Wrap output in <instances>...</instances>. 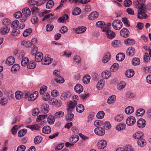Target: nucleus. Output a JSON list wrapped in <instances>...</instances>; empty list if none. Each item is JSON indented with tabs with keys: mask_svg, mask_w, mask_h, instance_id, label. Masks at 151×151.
<instances>
[{
	"mask_svg": "<svg viewBox=\"0 0 151 151\" xmlns=\"http://www.w3.org/2000/svg\"><path fill=\"white\" fill-rule=\"evenodd\" d=\"M133 4L136 6V8H137L139 9H141L137 13V17L141 19H146L147 17V14H145L147 11L144 6V4L143 0H137L134 1Z\"/></svg>",
	"mask_w": 151,
	"mask_h": 151,
	"instance_id": "nucleus-1",
	"label": "nucleus"
},
{
	"mask_svg": "<svg viewBox=\"0 0 151 151\" xmlns=\"http://www.w3.org/2000/svg\"><path fill=\"white\" fill-rule=\"evenodd\" d=\"M112 26L114 29L119 30L122 28V24L120 20L117 19L113 21L112 24Z\"/></svg>",
	"mask_w": 151,
	"mask_h": 151,
	"instance_id": "nucleus-2",
	"label": "nucleus"
},
{
	"mask_svg": "<svg viewBox=\"0 0 151 151\" xmlns=\"http://www.w3.org/2000/svg\"><path fill=\"white\" fill-rule=\"evenodd\" d=\"M107 142L104 139L100 140L98 142L97 147L99 150L104 149L106 146Z\"/></svg>",
	"mask_w": 151,
	"mask_h": 151,
	"instance_id": "nucleus-3",
	"label": "nucleus"
},
{
	"mask_svg": "<svg viewBox=\"0 0 151 151\" xmlns=\"http://www.w3.org/2000/svg\"><path fill=\"white\" fill-rule=\"evenodd\" d=\"M145 125L146 121L143 119L140 118L137 122V126L139 128H143Z\"/></svg>",
	"mask_w": 151,
	"mask_h": 151,
	"instance_id": "nucleus-4",
	"label": "nucleus"
},
{
	"mask_svg": "<svg viewBox=\"0 0 151 151\" xmlns=\"http://www.w3.org/2000/svg\"><path fill=\"white\" fill-rule=\"evenodd\" d=\"M95 134L97 135L102 136L105 134V130L102 127H98L94 130Z\"/></svg>",
	"mask_w": 151,
	"mask_h": 151,
	"instance_id": "nucleus-5",
	"label": "nucleus"
},
{
	"mask_svg": "<svg viewBox=\"0 0 151 151\" xmlns=\"http://www.w3.org/2000/svg\"><path fill=\"white\" fill-rule=\"evenodd\" d=\"M22 12L24 16L26 18L29 17L31 14V12L28 7H26L23 8Z\"/></svg>",
	"mask_w": 151,
	"mask_h": 151,
	"instance_id": "nucleus-6",
	"label": "nucleus"
},
{
	"mask_svg": "<svg viewBox=\"0 0 151 151\" xmlns=\"http://www.w3.org/2000/svg\"><path fill=\"white\" fill-rule=\"evenodd\" d=\"M76 104L77 102L76 100H74L73 101H70L68 105L67 111H72Z\"/></svg>",
	"mask_w": 151,
	"mask_h": 151,
	"instance_id": "nucleus-7",
	"label": "nucleus"
},
{
	"mask_svg": "<svg viewBox=\"0 0 151 151\" xmlns=\"http://www.w3.org/2000/svg\"><path fill=\"white\" fill-rule=\"evenodd\" d=\"M120 33L121 36L125 38L128 37L129 34V31L126 28L122 29L120 31Z\"/></svg>",
	"mask_w": 151,
	"mask_h": 151,
	"instance_id": "nucleus-8",
	"label": "nucleus"
},
{
	"mask_svg": "<svg viewBox=\"0 0 151 151\" xmlns=\"http://www.w3.org/2000/svg\"><path fill=\"white\" fill-rule=\"evenodd\" d=\"M136 122L135 118L133 116L129 117L126 121V123L129 126L133 125Z\"/></svg>",
	"mask_w": 151,
	"mask_h": 151,
	"instance_id": "nucleus-9",
	"label": "nucleus"
},
{
	"mask_svg": "<svg viewBox=\"0 0 151 151\" xmlns=\"http://www.w3.org/2000/svg\"><path fill=\"white\" fill-rule=\"evenodd\" d=\"M49 105L47 104H44L41 105V111L44 114L47 113L49 110Z\"/></svg>",
	"mask_w": 151,
	"mask_h": 151,
	"instance_id": "nucleus-10",
	"label": "nucleus"
},
{
	"mask_svg": "<svg viewBox=\"0 0 151 151\" xmlns=\"http://www.w3.org/2000/svg\"><path fill=\"white\" fill-rule=\"evenodd\" d=\"M64 81V79L61 76L59 75L54 80L51 81V83L53 86H55V85L53 84V83L55 81L56 83H63Z\"/></svg>",
	"mask_w": 151,
	"mask_h": 151,
	"instance_id": "nucleus-11",
	"label": "nucleus"
},
{
	"mask_svg": "<svg viewBox=\"0 0 151 151\" xmlns=\"http://www.w3.org/2000/svg\"><path fill=\"white\" fill-rule=\"evenodd\" d=\"M42 53L41 52H38L36 54L35 56V60L36 62H41L42 59Z\"/></svg>",
	"mask_w": 151,
	"mask_h": 151,
	"instance_id": "nucleus-12",
	"label": "nucleus"
},
{
	"mask_svg": "<svg viewBox=\"0 0 151 151\" xmlns=\"http://www.w3.org/2000/svg\"><path fill=\"white\" fill-rule=\"evenodd\" d=\"M135 49L132 47H129L126 51L127 55L132 56L135 53Z\"/></svg>",
	"mask_w": 151,
	"mask_h": 151,
	"instance_id": "nucleus-13",
	"label": "nucleus"
},
{
	"mask_svg": "<svg viewBox=\"0 0 151 151\" xmlns=\"http://www.w3.org/2000/svg\"><path fill=\"white\" fill-rule=\"evenodd\" d=\"M53 16V15L52 14H49L45 15L42 19V21H44L46 19H47L48 22H51L53 21L52 17Z\"/></svg>",
	"mask_w": 151,
	"mask_h": 151,
	"instance_id": "nucleus-14",
	"label": "nucleus"
},
{
	"mask_svg": "<svg viewBox=\"0 0 151 151\" xmlns=\"http://www.w3.org/2000/svg\"><path fill=\"white\" fill-rule=\"evenodd\" d=\"M15 59L12 56H9L6 61V64L8 65H12L15 62Z\"/></svg>",
	"mask_w": 151,
	"mask_h": 151,
	"instance_id": "nucleus-15",
	"label": "nucleus"
},
{
	"mask_svg": "<svg viewBox=\"0 0 151 151\" xmlns=\"http://www.w3.org/2000/svg\"><path fill=\"white\" fill-rule=\"evenodd\" d=\"M70 111H68L67 114L66 116V120L67 121H72L73 119L74 115Z\"/></svg>",
	"mask_w": 151,
	"mask_h": 151,
	"instance_id": "nucleus-16",
	"label": "nucleus"
},
{
	"mask_svg": "<svg viewBox=\"0 0 151 151\" xmlns=\"http://www.w3.org/2000/svg\"><path fill=\"white\" fill-rule=\"evenodd\" d=\"M10 29L9 27L8 26H4L1 29L0 32L1 34L4 35L8 33L9 32Z\"/></svg>",
	"mask_w": 151,
	"mask_h": 151,
	"instance_id": "nucleus-17",
	"label": "nucleus"
},
{
	"mask_svg": "<svg viewBox=\"0 0 151 151\" xmlns=\"http://www.w3.org/2000/svg\"><path fill=\"white\" fill-rule=\"evenodd\" d=\"M111 55L109 52L106 53L103 57L102 62L104 63H107L110 59Z\"/></svg>",
	"mask_w": 151,
	"mask_h": 151,
	"instance_id": "nucleus-18",
	"label": "nucleus"
},
{
	"mask_svg": "<svg viewBox=\"0 0 151 151\" xmlns=\"http://www.w3.org/2000/svg\"><path fill=\"white\" fill-rule=\"evenodd\" d=\"M83 86L80 84H78L74 87L75 91L78 93H80L83 91Z\"/></svg>",
	"mask_w": 151,
	"mask_h": 151,
	"instance_id": "nucleus-19",
	"label": "nucleus"
},
{
	"mask_svg": "<svg viewBox=\"0 0 151 151\" xmlns=\"http://www.w3.org/2000/svg\"><path fill=\"white\" fill-rule=\"evenodd\" d=\"M98 13L95 11L91 12L88 16L89 19L90 20H93L94 19L96 18L98 16Z\"/></svg>",
	"mask_w": 151,
	"mask_h": 151,
	"instance_id": "nucleus-20",
	"label": "nucleus"
},
{
	"mask_svg": "<svg viewBox=\"0 0 151 151\" xmlns=\"http://www.w3.org/2000/svg\"><path fill=\"white\" fill-rule=\"evenodd\" d=\"M86 27H79L76 29L75 32L78 34H81L84 32L86 31Z\"/></svg>",
	"mask_w": 151,
	"mask_h": 151,
	"instance_id": "nucleus-21",
	"label": "nucleus"
},
{
	"mask_svg": "<svg viewBox=\"0 0 151 151\" xmlns=\"http://www.w3.org/2000/svg\"><path fill=\"white\" fill-rule=\"evenodd\" d=\"M125 55L123 53H119L116 56V59L118 61H121L124 59Z\"/></svg>",
	"mask_w": 151,
	"mask_h": 151,
	"instance_id": "nucleus-22",
	"label": "nucleus"
},
{
	"mask_svg": "<svg viewBox=\"0 0 151 151\" xmlns=\"http://www.w3.org/2000/svg\"><path fill=\"white\" fill-rule=\"evenodd\" d=\"M105 32L106 37L108 38L112 39L114 37L115 33L111 30L106 31Z\"/></svg>",
	"mask_w": 151,
	"mask_h": 151,
	"instance_id": "nucleus-23",
	"label": "nucleus"
},
{
	"mask_svg": "<svg viewBox=\"0 0 151 151\" xmlns=\"http://www.w3.org/2000/svg\"><path fill=\"white\" fill-rule=\"evenodd\" d=\"M42 130L43 133L45 134H49L51 132V129L49 126H46L43 127Z\"/></svg>",
	"mask_w": 151,
	"mask_h": 151,
	"instance_id": "nucleus-24",
	"label": "nucleus"
},
{
	"mask_svg": "<svg viewBox=\"0 0 151 151\" xmlns=\"http://www.w3.org/2000/svg\"><path fill=\"white\" fill-rule=\"evenodd\" d=\"M143 134L142 132H139L134 134L133 136L134 138L137 139L138 140L143 138Z\"/></svg>",
	"mask_w": 151,
	"mask_h": 151,
	"instance_id": "nucleus-25",
	"label": "nucleus"
},
{
	"mask_svg": "<svg viewBox=\"0 0 151 151\" xmlns=\"http://www.w3.org/2000/svg\"><path fill=\"white\" fill-rule=\"evenodd\" d=\"M134 111V108L131 106L127 107L125 109V112L127 114H130L132 113Z\"/></svg>",
	"mask_w": 151,
	"mask_h": 151,
	"instance_id": "nucleus-26",
	"label": "nucleus"
},
{
	"mask_svg": "<svg viewBox=\"0 0 151 151\" xmlns=\"http://www.w3.org/2000/svg\"><path fill=\"white\" fill-rule=\"evenodd\" d=\"M68 16L67 14H65L62 17L59 18L58 20L60 22L64 23L68 21Z\"/></svg>",
	"mask_w": 151,
	"mask_h": 151,
	"instance_id": "nucleus-27",
	"label": "nucleus"
},
{
	"mask_svg": "<svg viewBox=\"0 0 151 151\" xmlns=\"http://www.w3.org/2000/svg\"><path fill=\"white\" fill-rule=\"evenodd\" d=\"M44 59V64L48 65L50 64L52 60V59L49 57L48 55L45 56Z\"/></svg>",
	"mask_w": 151,
	"mask_h": 151,
	"instance_id": "nucleus-28",
	"label": "nucleus"
},
{
	"mask_svg": "<svg viewBox=\"0 0 151 151\" xmlns=\"http://www.w3.org/2000/svg\"><path fill=\"white\" fill-rule=\"evenodd\" d=\"M76 111L79 113H82L84 110V106L82 104H79L76 106Z\"/></svg>",
	"mask_w": 151,
	"mask_h": 151,
	"instance_id": "nucleus-29",
	"label": "nucleus"
},
{
	"mask_svg": "<svg viewBox=\"0 0 151 151\" xmlns=\"http://www.w3.org/2000/svg\"><path fill=\"white\" fill-rule=\"evenodd\" d=\"M134 75V71L132 69H130L127 70L125 73L126 76L128 78L132 77Z\"/></svg>",
	"mask_w": 151,
	"mask_h": 151,
	"instance_id": "nucleus-30",
	"label": "nucleus"
},
{
	"mask_svg": "<svg viewBox=\"0 0 151 151\" xmlns=\"http://www.w3.org/2000/svg\"><path fill=\"white\" fill-rule=\"evenodd\" d=\"M36 63L34 61H30L27 65V68L32 69H34L36 66Z\"/></svg>",
	"mask_w": 151,
	"mask_h": 151,
	"instance_id": "nucleus-31",
	"label": "nucleus"
},
{
	"mask_svg": "<svg viewBox=\"0 0 151 151\" xmlns=\"http://www.w3.org/2000/svg\"><path fill=\"white\" fill-rule=\"evenodd\" d=\"M125 124L120 123L116 127V129L118 131L122 130L125 129Z\"/></svg>",
	"mask_w": 151,
	"mask_h": 151,
	"instance_id": "nucleus-32",
	"label": "nucleus"
},
{
	"mask_svg": "<svg viewBox=\"0 0 151 151\" xmlns=\"http://www.w3.org/2000/svg\"><path fill=\"white\" fill-rule=\"evenodd\" d=\"M116 96L113 95L109 97L107 100V102L109 104H111L113 103L116 100Z\"/></svg>",
	"mask_w": 151,
	"mask_h": 151,
	"instance_id": "nucleus-33",
	"label": "nucleus"
},
{
	"mask_svg": "<svg viewBox=\"0 0 151 151\" xmlns=\"http://www.w3.org/2000/svg\"><path fill=\"white\" fill-rule=\"evenodd\" d=\"M124 43L127 45H132L134 43V41L132 39L128 38L126 39L124 41Z\"/></svg>",
	"mask_w": 151,
	"mask_h": 151,
	"instance_id": "nucleus-34",
	"label": "nucleus"
},
{
	"mask_svg": "<svg viewBox=\"0 0 151 151\" xmlns=\"http://www.w3.org/2000/svg\"><path fill=\"white\" fill-rule=\"evenodd\" d=\"M54 116H49L47 118V120L48 123L50 124H52L55 121Z\"/></svg>",
	"mask_w": 151,
	"mask_h": 151,
	"instance_id": "nucleus-35",
	"label": "nucleus"
},
{
	"mask_svg": "<svg viewBox=\"0 0 151 151\" xmlns=\"http://www.w3.org/2000/svg\"><path fill=\"white\" fill-rule=\"evenodd\" d=\"M81 12V9L78 7L75 8L72 12V14L75 16L79 15Z\"/></svg>",
	"mask_w": 151,
	"mask_h": 151,
	"instance_id": "nucleus-36",
	"label": "nucleus"
},
{
	"mask_svg": "<svg viewBox=\"0 0 151 151\" xmlns=\"http://www.w3.org/2000/svg\"><path fill=\"white\" fill-rule=\"evenodd\" d=\"M145 113V111L144 109H138L136 113V115L137 116H142Z\"/></svg>",
	"mask_w": 151,
	"mask_h": 151,
	"instance_id": "nucleus-37",
	"label": "nucleus"
},
{
	"mask_svg": "<svg viewBox=\"0 0 151 151\" xmlns=\"http://www.w3.org/2000/svg\"><path fill=\"white\" fill-rule=\"evenodd\" d=\"M64 115V113L62 111H60L56 112L54 114V116L55 118H59L63 116Z\"/></svg>",
	"mask_w": 151,
	"mask_h": 151,
	"instance_id": "nucleus-38",
	"label": "nucleus"
},
{
	"mask_svg": "<svg viewBox=\"0 0 151 151\" xmlns=\"http://www.w3.org/2000/svg\"><path fill=\"white\" fill-rule=\"evenodd\" d=\"M104 129L106 130L109 129H110L111 127V125L110 123L108 122H106L104 123H103V124L102 125Z\"/></svg>",
	"mask_w": 151,
	"mask_h": 151,
	"instance_id": "nucleus-39",
	"label": "nucleus"
},
{
	"mask_svg": "<svg viewBox=\"0 0 151 151\" xmlns=\"http://www.w3.org/2000/svg\"><path fill=\"white\" fill-rule=\"evenodd\" d=\"M146 142L145 140L143 138L138 140L137 141V144L138 145L142 147L144 145L146 144Z\"/></svg>",
	"mask_w": 151,
	"mask_h": 151,
	"instance_id": "nucleus-40",
	"label": "nucleus"
},
{
	"mask_svg": "<svg viewBox=\"0 0 151 151\" xmlns=\"http://www.w3.org/2000/svg\"><path fill=\"white\" fill-rule=\"evenodd\" d=\"M90 79V76L88 75H87L83 78V81L85 84H88L89 82Z\"/></svg>",
	"mask_w": 151,
	"mask_h": 151,
	"instance_id": "nucleus-41",
	"label": "nucleus"
},
{
	"mask_svg": "<svg viewBox=\"0 0 151 151\" xmlns=\"http://www.w3.org/2000/svg\"><path fill=\"white\" fill-rule=\"evenodd\" d=\"M42 140V139L41 136H37L34 139V143L35 144H38L41 142Z\"/></svg>",
	"mask_w": 151,
	"mask_h": 151,
	"instance_id": "nucleus-42",
	"label": "nucleus"
},
{
	"mask_svg": "<svg viewBox=\"0 0 151 151\" xmlns=\"http://www.w3.org/2000/svg\"><path fill=\"white\" fill-rule=\"evenodd\" d=\"M132 63L133 65L136 66L139 65L140 63V59L138 58H134L133 59Z\"/></svg>",
	"mask_w": 151,
	"mask_h": 151,
	"instance_id": "nucleus-43",
	"label": "nucleus"
},
{
	"mask_svg": "<svg viewBox=\"0 0 151 151\" xmlns=\"http://www.w3.org/2000/svg\"><path fill=\"white\" fill-rule=\"evenodd\" d=\"M27 132V130L26 129H22L19 130L18 133V136L20 137L24 136Z\"/></svg>",
	"mask_w": 151,
	"mask_h": 151,
	"instance_id": "nucleus-44",
	"label": "nucleus"
},
{
	"mask_svg": "<svg viewBox=\"0 0 151 151\" xmlns=\"http://www.w3.org/2000/svg\"><path fill=\"white\" fill-rule=\"evenodd\" d=\"M15 97L17 99H20L23 97V93L17 91L15 93Z\"/></svg>",
	"mask_w": 151,
	"mask_h": 151,
	"instance_id": "nucleus-45",
	"label": "nucleus"
},
{
	"mask_svg": "<svg viewBox=\"0 0 151 151\" xmlns=\"http://www.w3.org/2000/svg\"><path fill=\"white\" fill-rule=\"evenodd\" d=\"M70 96V93L64 92L62 93L61 95L60 98L62 100H65L66 99L69 98Z\"/></svg>",
	"mask_w": 151,
	"mask_h": 151,
	"instance_id": "nucleus-46",
	"label": "nucleus"
},
{
	"mask_svg": "<svg viewBox=\"0 0 151 151\" xmlns=\"http://www.w3.org/2000/svg\"><path fill=\"white\" fill-rule=\"evenodd\" d=\"M32 30L31 29L29 28L24 30L23 35L24 37H27L32 32Z\"/></svg>",
	"mask_w": 151,
	"mask_h": 151,
	"instance_id": "nucleus-47",
	"label": "nucleus"
},
{
	"mask_svg": "<svg viewBox=\"0 0 151 151\" xmlns=\"http://www.w3.org/2000/svg\"><path fill=\"white\" fill-rule=\"evenodd\" d=\"M47 115H40L37 116V118L36 119V121L37 122H39L40 121L43 120L44 119L47 118Z\"/></svg>",
	"mask_w": 151,
	"mask_h": 151,
	"instance_id": "nucleus-48",
	"label": "nucleus"
},
{
	"mask_svg": "<svg viewBox=\"0 0 151 151\" xmlns=\"http://www.w3.org/2000/svg\"><path fill=\"white\" fill-rule=\"evenodd\" d=\"M20 33V31L16 28H13V30L11 32V35L13 36H16Z\"/></svg>",
	"mask_w": 151,
	"mask_h": 151,
	"instance_id": "nucleus-49",
	"label": "nucleus"
},
{
	"mask_svg": "<svg viewBox=\"0 0 151 151\" xmlns=\"http://www.w3.org/2000/svg\"><path fill=\"white\" fill-rule=\"evenodd\" d=\"M119 67V65L116 63H114L111 67L110 70L112 72H114L116 71Z\"/></svg>",
	"mask_w": 151,
	"mask_h": 151,
	"instance_id": "nucleus-50",
	"label": "nucleus"
},
{
	"mask_svg": "<svg viewBox=\"0 0 151 151\" xmlns=\"http://www.w3.org/2000/svg\"><path fill=\"white\" fill-rule=\"evenodd\" d=\"M54 4V2L52 0H49L46 4V7L47 9H51L52 7Z\"/></svg>",
	"mask_w": 151,
	"mask_h": 151,
	"instance_id": "nucleus-51",
	"label": "nucleus"
},
{
	"mask_svg": "<svg viewBox=\"0 0 151 151\" xmlns=\"http://www.w3.org/2000/svg\"><path fill=\"white\" fill-rule=\"evenodd\" d=\"M37 97V93H33L30 94L29 96L28 97V100L29 101H32L34 100Z\"/></svg>",
	"mask_w": 151,
	"mask_h": 151,
	"instance_id": "nucleus-52",
	"label": "nucleus"
},
{
	"mask_svg": "<svg viewBox=\"0 0 151 151\" xmlns=\"http://www.w3.org/2000/svg\"><path fill=\"white\" fill-rule=\"evenodd\" d=\"M104 112L103 111L99 112L96 115V117L99 119H101L104 117Z\"/></svg>",
	"mask_w": 151,
	"mask_h": 151,
	"instance_id": "nucleus-53",
	"label": "nucleus"
},
{
	"mask_svg": "<svg viewBox=\"0 0 151 151\" xmlns=\"http://www.w3.org/2000/svg\"><path fill=\"white\" fill-rule=\"evenodd\" d=\"M112 45L114 47H117L121 45L120 42L119 40H115L111 43Z\"/></svg>",
	"mask_w": 151,
	"mask_h": 151,
	"instance_id": "nucleus-54",
	"label": "nucleus"
},
{
	"mask_svg": "<svg viewBox=\"0 0 151 151\" xmlns=\"http://www.w3.org/2000/svg\"><path fill=\"white\" fill-rule=\"evenodd\" d=\"M29 61V59L27 58H23L21 62V64L23 66H25L27 65V63Z\"/></svg>",
	"mask_w": 151,
	"mask_h": 151,
	"instance_id": "nucleus-55",
	"label": "nucleus"
},
{
	"mask_svg": "<svg viewBox=\"0 0 151 151\" xmlns=\"http://www.w3.org/2000/svg\"><path fill=\"white\" fill-rule=\"evenodd\" d=\"M79 137L76 135H73L72 137V140H70V142L73 143H75L79 139Z\"/></svg>",
	"mask_w": 151,
	"mask_h": 151,
	"instance_id": "nucleus-56",
	"label": "nucleus"
},
{
	"mask_svg": "<svg viewBox=\"0 0 151 151\" xmlns=\"http://www.w3.org/2000/svg\"><path fill=\"white\" fill-rule=\"evenodd\" d=\"M3 23L4 26H8L9 27L10 25L11 22L9 19H6L3 20Z\"/></svg>",
	"mask_w": 151,
	"mask_h": 151,
	"instance_id": "nucleus-57",
	"label": "nucleus"
},
{
	"mask_svg": "<svg viewBox=\"0 0 151 151\" xmlns=\"http://www.w3.org/2000/svg\"><path fill=\"white\" fill-rule=\"evenodd\" d=\"M21 45H24L27 47H31L32 44L29 41L26 42L23 41L21 43Z\"/></svg>",
	"mask_w": 151,
	"mask_h": 151,
	"instance_id": "nucleus-58",
	"label": "nucleus"
},
{
	"mask_svg": "<svg viewBox=\"0 0 151 151\" xmlns=\"http://www.w3.org/2000/svg\"><path fill=\"white\" fill-rule=\"evenodd\" d=\"M19 69V66L18 64H15L12 67L11 70L12 71L15 72Z\"/></svg>",
	"mask_w": 151,
	"mask_h": 151,
	"instance_id": "nucleus-59",
	"label": "nucleus"
},
{
	"mask_svg": "<svg viewBox=\"0 0 151 151\" xmlns=\"http://www.w3.org/2000/svg\"><path fill=\"white\" fill-rule=\"evenodd\" d=\"M123 119L122 115H118L115 117V120L117 122H120Z\"/></svg>",
	"mask_w": 151,
	"mask_h": 151,
	"instance_id": "nucleus-60",
	"label": "nucleus"
},
{
	"mask_svg": "<svg viewBox=\"0 0 151 151\" xmlns=\"http://www.w3.org/2000/svg\"><path fill=\"white\" fill-rule=\"evenodd\" d=\"M105 24V23L104 22L101 21H98L96 24V27L101 28L102 29L104 27V26Z\"/></svg>",
	"mask_w": 151,
	"mask_h": 151,
	"instance_id": "nucleus-61",
	"label": "nucleus"
},
{
	"mask_svg": "<svg viewBox=\"0 0 151 151\" xmlns=\"http://www.w3.org/2000/svg\"><path fill=\"white\" fill-rule=\"evenodd\" d=\"M19 24V22L18 20H15L13 21L12 23V27L13 28H17Z\"/></svg>",
	"mask_w": 151,
	"mask_h": 151,
	"instance_id": "nucleus-62",
	"label": "nucleus"
},
{
	"mask_svg": "<svg viewBox=\"0 0 151 151\" xmlns=\"http://www.w3.org/2000/svg\"><path fill=\"white\" fill-rule=\"evenodd\" d=\"M7 102V99L6 98H3L0 99V104L3 106L5 105Z\"/></svg>",
	"mask_w": 151,
	"mask_h": 151,
	"instance_id": "nucleus-63",
	"label": "nucleus"
},
{
	"mask_svg": "<svg viewBox=\"0 0 151 151\" xmlns=\"http://www.w3.org/2000/svg\"><path fill=\"white\" fill-rule=\"evenodd\" d=\"M31 10L32 13L35 14H38L40 11V9L37 7L32 8L31 9Z\"/></svg>",
	"mask_w": 151,
	"mask_h": 151,
	"instance_id": "nucleus-64",
	"label": "nucleus"
}]
</instances>
